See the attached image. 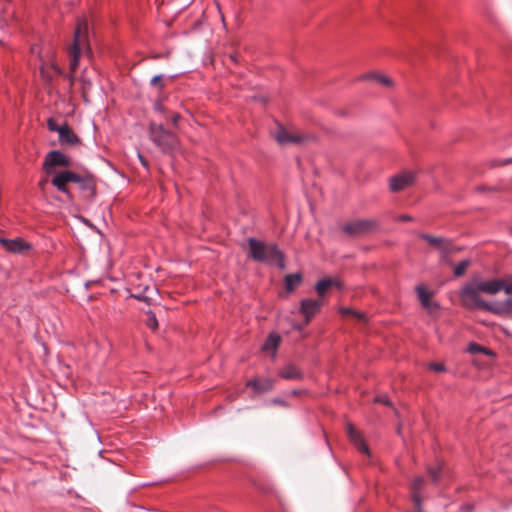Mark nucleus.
<instances>
[{
  "mask_svg": "<svg viewBox=\"0 0 512 512\" xmlns=\"http://www.w3.org/2000/svg\"><path fill=\"white\" fill-rule=\"evenodd\" d=\"M279 377L285 380H301L303 372L294 364L288 363L279 371Z\"/></svg>",
  "mask_w": 512,
  "mask_h": 512,
  "instance_id": "dca6fc26",
  "label": "nucleus"
},
{
  "mask_svg": "<svg viewBox=\"0 0 512 512\" xmlns=\"http://www.w3.org/2000/svg\"><path fill=\"white\" fill-rule=\"evenodd\" d=\"M415 180V174L411 171H404L390 179V189L398 192L410 186Z\"/></svg>",
  "mask_w": 512,
  "mask_h": 512,
  "instance_id": "9b49d317",
  "label": "nucleus"
},
{
  "mask_svg": "<svg viewBox=\"0 0 512 512\" xmlns=\"http://www.w3.org/2000/svg\"><path fill=\"white\" fill-rule=\"evenodd\" d=\"M147 320H146V325L151 329V330H155L157 329L158 327V321L156 319V316L153 312L149 311L147 313Z\"/></svg>",
  "mask_w": 512,
  "mask_h": 512,
  "instance_id": "a878e982",
  "label": "nucleus"
},
{
  "mask_svg": "<svg viewBox=\"0 0 512 512\" xmlns=\"http://www.w3.org/2000/svg\"><path fill=\"white\" fill-rule=\"evenodd\" d=\"M71 161L68 156H66L64 153L53 150L47 153L45 156L44 162H43V170L47 174H51L53 168L61 166V167H68L70 166Z\"/></svg>",
  "mask_w": 512,
  "mask_h": 512,
  "instance_id": "6e6552de",
  "label": "nucleus"
},
{
  "mask_svg": "<svg viewBox=\"0 0 512 512\" xmlns=\"http://www.w3.org/2000/svg\"><path fill=\"white\" fill-rule=\"evenodd\" d=\"M247 386L257 393L269 392L274 387V380L271 378H253L247 382Z\"/></svg>",
  "mask_w": 512,
  "mask_h": 512,
  "instance_id": "2eb2a0df",
  "label": "nucleus"
},
{
  "mask_svg": "<svg viewBox=\"0 0 512 512\" xmlns=\"http://www.w3.org/2000/svg\"><path fill=\"white\" fill-rule=\"evenodd\" d=\"M425 480L423 477H417L414 479L411 485L412 499L414 503L419 506L421 503V491L424 486Z\"/></svg>",
  "mask_w": 512,
  "mask_h": 512,
  "instance_id": "412c9836",
  "label": "nucleus"
},
{
  "mask_svg": "<svg viewBox=\"0 0 512 512\" xmlns=\"http://www.w3.org/2000/svg\"><path fill=\"white\" fill-rule=\"evenodd\" d=\"M469 350L474 352V351H480V350H482V348H480L477 344L472 343L469 346Z\"/></svg>",
  "mask_w": 512,
  "mask_h": 512,
  "instance_id": "72a5a7b5",
  "label": "nucleus"
},
{
  "mask_svg": "<svg viewBox=\"0 0 512 512\" xmlns=\"http://www.w3.org/2000/svg\"><path fill=\"white\" fill-rule=\"evenodd\" d=\"M249 252L248 256L254 261L277 264L280 268H284V254L275 243H265L255 238L248 239Z\"/></svg>",
  "mask_w": 512,
  "mask_h": 512,
  "instance_id": "f03ea898",
  "label": "nucleus"
},
{
  "mask_svg": "<svg viewBox=\"0 0 512 512\" xmlns=\"http://www.w3.org/2000/svg\"><path fill=\"white\" fill-rule=\"evenodd\" d=\"M324 305V299H303L300 304V313L304 316L306 323L320 311Z\"/></svg>",
  "mask_w": 512,
  "mask_h": 512,
  "instance_id": "9d476101",
  "label": "nucleus"
},
{
  "mask_svg": "<svg viewBox=\"0 0 512 512\" xmlns=\"http://www.w3.org/2000/svg\"><path fill=\"white\" fill-rule=\"evenodd\" d=\"M59 140L62 143L68 144H76L79 142L77 135L70 129L68 125H63L61 129L58 130Z\"/></svg>",
  "mask_w": 512,
  "mask_h": 512,
  "instance_id": "6ab92c4d",
  "label": "nucleus"
},
{
  "mask_svg": "<svg viewBox=\"0 0 512 512\" xmlns=\"http://www.w3.org/2000/svg\"><path fill=\"white\" fill-rule=\"evenodd\" d=\"M78 179V174L70 171L63 170L54 175L51 180V184L60 192L70 195L69 189L67 187L68 183H75V180Z\"/></svg>",
  "mask_w": 512,
  "mask_h": 512,
  "instance_id": "1a4fd4ad",
  "label": "nucleus"
},
{
  "mask_svg": "<svg viewBox=\"0 0 512 512\" xmlns=\"http://www.w3.org/2000/svg\"><path fill=\"white\" fill-rule=\"evenodd\" d=\"M419 237L427 241L431 246L435 247L440 254V262L453 266V261L450 259V255L461 251V247L456 246L451 240L432 236L426 233H420Z\"/></svg>",
  "mask_w": 512,
  "mask_h": 512,
  "instance_id": "39448f33",
  "label": "nucleus"
},
{
  "mask_svg": "<svg viewBox=\"0 0 512 512\" xmlns=\"http://www.w3.org/2000/svg\"><path fill=\"white\" fill-rule=\"evenodd\" d=\"M151 85L157 87L159 90H162L164 87L162 76L156 75L151 79Z\"/></svg>",
  "mask_w": 512,
  "mask_h": 512,
  "instance_id": "cd10ccee",
  "label": "nucleus"
},
{
  "mask_svg": "<svg viewBox=\"0 0 512 512\" xmlns=\"http://www.w3.org/2000/svg\"><path fill=\"white\" fill-rule=\"evenodd\" d=\"M281 342V337L277 333H271L267 337L264 345L263 350L265 351H272V357L274 358L276 356V351L278 349V346Z\"/></svg>",
  "mask_w": 512,
  "mask_h": 512,
  "instance_id": "aec40b11",
  "label": "nucleus"
},
{
  "mask_svg": "<svg viewBox=\"0 0 512 512\" xmlns=\"http://www.w3.org/2000/svg\"><path fill=\"white\" fill-rule=\"evenodd\" d=\"M502 290H504V292H505L506 294H510V295H512V283L507 284V283L504 281V288H503Z\"/></svg>",
  "mask_w": 512,
  "mask_h": 512,
  "instance_id": "2f4dec72",
  "label": "nucleus"
},
{
  "mask_svg": "<svg viewBox=\"0 0 512 512\" xmlns=\"http://www.w3.org/2000/svg\"><path fill=\"white\" fill-rule=\"evenodd\" d=\"M47 124H48L49 130H51V131L58 132V130L61 129V127H62V126L57 125L52 119H49Z\"/></svg>",
  "mask_w": 512,
  "mask_h": 512,
  "instance_id": "7c9ffc66",
  "label": "nucleus"
},
{
  "mask_svg": "<svg viewBox=\"0 0 512 512\" xmlns=\"http://www.w3.org/2000/svg\"><path fill=\"white\" fill-rule=\"evenodd\" d=\"M412 217L408 214H403L398 217V221L406 222V221H412Z\"/></svg>",
  "mask_w": 512,
  "mask_h": 512,
  "instance_id": "473e14b6",
  "label": "nucleus"
},
{
  "mask_svg": "<svg viewBox=\"0 0 512 512\" xmlns=\"http://www.w3.org/2000/svg\"><path fill=\"white\" fill-rule=\"evenodd\" d=\"M0 243L4 246V248L13 253L22 252L25 249L29 248V245L25 243L23 240L17 239H0Z\"/></svg>",
  "mask_w": 512,
  "mask_h": 512,
  "instance_id": "f3484780",
  "label": "nucleus"
},
{
  "mask_svg": "<svg viewBox=\"0 0 512 512\" xmlns=\"http://www.w3.org/2000/svg\"><path fill=\"white\" fill-rule=\"evenodd\" d=\"M75 183L78 184L80 190H82L87 197H94L96 194V180L95 177L91 174L80 175L78 174V179L75 180Z\"/></svg>",
  "mask_w": 512,
  "mask_h": 512,
  "instance_id": "ddd939ff",
  "label": "nucleus"
},
{
  "mask_svg": "<svg viewBox=\"0 0 512 512\" xmlns=\"http://www.w3.org/2000/svg\"><path fill=\"white\" fill-rule=\"evenodd\" d=\"M361 79H363V80H375V81L379 82L380 84H382L384 86H391L392 85V81H391L390 78H388L386 76H383V75H379V74H366V75L361 76Z\"/></svg>",
  "mask_w": 512,
  "mask_h": 512,
  "instance_id": "5701e85b",
  "label": "nucleus"
},
{
  "mask_svg": "<svg viewBox=\"0 0 512 512\" xmlns=\"http://www.w3.org/2000/svg\"><path fill=\"white\" fill-rule=\"evenodd\" d=\"M443 466L438 463L435 467H430L428 469V473L433 482L437 483L440 479L442 473Z\"/></svg>",
  "mask_w": 512,
  "mask_h": 512,
  "instance_id": "393cba45",
  "label": "nucleus"
},
{
  "mask_svg": "<svg viewBox=\"0 0 512 512\" xmlns=\"http://www.w3.org/2000/svg\"><path fill=\"white\" fill-rule=\"evenodd\" d=\"M221 20L224 22V15L221 13Z\"/></svg>",
  "mask_w": 512,
  "mask_h": 512,
  "instance_id": "58836bf2",
  "label": "nucleus"
},
{
  "mask_svg": "<svg viewBox=\"0 0 512 512\" xmlns=\"http://www.w3.org/2000/svg\"><path fill=\"white\" fill-rule=\"evenodd\" d=\"M470 265H471L470 259H464V260L460 261L457 265L454 266V270H453L454 276L457 278L463 276L466 273V271Z\"/></svg>",
  "mask_w": 512,
  "mask_h": 512,
  "instance_id": "b1692460",
  "label": "nucleus"
},
{
  "mask_svg": "<svg viewBox=\"0 0 512 512\" xmlns=\"http://www.w3.org/2000/svg\"><path fill=\"white\" fill-rule=\"evenodd\" d=\"M138 158L141 162V164L144 166V167H147L148 166V162L146 161V159L140 154L138 153Z\"/></svg>",
  "mask_w": 512,
  "mask_h": 512,
  "instance_id": "c9c22d12",
  "label": "nucleus"
},
{
  "mask_svg": "<svg viewBox=\"0 0 512 512\" xmlns=\"http://www.w3.org/2000/svg\"><path fill=\"white\" fill-rule=\"evenodd\" d=\"M178 120H179V115L178 114L173 115L172 118H171V122H172L173 125H177Z\"/></svg>",
  "mask_w": 512,
  "mask_h": 512,
  "instance_id": "e433bc0d",
  "label": "nucleus"
},
{
  "mask_svg": "<svg viewBox=\"0 0 512 512\" xmlns=\"http://www.w3.org/2000/svg\"><path fill=\"white\" fill-rule=\"evenodd\" d=\"M378 228V221L375 219H356L343 225L342 230L347 235L356 237Z\"/></svg>",
  "mask_w": 512,
  "mask_h": 512,
  "instance_id": "423d86ee",
  "label": "nucleus"
},
{
  "mask_svg": "<svg viewBox=\"0 0 512 512\" xmlns=\"http://www.w3.org/2000/svg\"><path fill=\"white\" fill-rule=\"evenodd\" d=\"M273 403L281 406H287V403L284 400L278 398L274 399Z\"/></svg>",
  "mask_w": 512,
  "mask_h": 512,
  "instance_id": "f704fd0d",
  "label": "nucleus"
},
{
  "mask_svg": "<svg viewBox=\"0 0 512 512\" xmlns=\"http://www.w3.org/2000/svg\"><path fill=\"white\" fill-rule=\"evenodd\" d=\"M88 21L86 18H80L74 31L73 45L69 49L70 55V70L75 72L78 68L79 57L84 52L90 51L88 43Z\"/></svg>",
  "mask_w": 512,
  "mask_h": 512,
  "instance_id": "7ed1b4c3",
  "label": "nucleus"
},
{
  "mask_svg": "<svg viewBox=\"0 0 512 512\" xmlns=\"http://www.w3.org/2000/svg\"><path fill=\"white\" fill-rule=\"evenodd\" d=\"M375 402L377 403H382L384 405H387V406H390L391 405V401L389 400V398L385 395H382V396H377L375 399H374Z\"/></svg>",
  "mask_w": 512,
  "mask_h": 512,
  "instance_id": "c756f323",
  "label": "nucleus"
},
{
  "mask_svg": "<svg viewBox=\"0 0 512 512\" xmlns=\"http://www.w3.org/2000/svg\"><path fill=\"white\" fill-rule=\"evenodd\" d=\"M415 291L417 293L418 299L421 305L428 310L430 313L434 312L438 309V304L431 300L433 296V292L428 290L424 285H417L415 287Z\"/></svg>",
  "mask_w": 512,
  "mask_h": 512,
  "instance_id": "f8f14e48",
  "label": "nucleus"
},
{
  "mask_svg": "<svg viewBox=\"0 0 512 512\" xmlns=\"http://www.w3.org/2000/svg\"><path fill=\"white\" fill-rule=\"evenodd\" d=\"M341 313L343 315L351 314V315L355 316L357 319H359L360 321H364V322L366 321V316L364 314H361L359 312L353 311V310L348 309V308L341 309Z\"/></svg>",
  "mask_w": 512,
  "mask_h": 512,
  "instance_id": "bb28decb",
  "label": "nucleus"
},
{
  "mask_svg": "<svg viewBox=\"0 0 512 512\" xmlns=\"http://www.w3.org/2000/svg\"><path fill=\"white\" fill-rule=\"evenodd\" d=\"M338 287L340 288L341 285L337 280L331 279V278H324L317 282L315 286V290L319 296V299H323L325 293L330 289L331 287Z\"/></svg>",
  "mask_w": 512,
  "mask_h": 512,
  "instance_id": "a211bd4d",
  "label": "nucleus"
},
{
  "mask_svg": "<svg viewBox=\"0 0 512 512\" xmlns=\"http://www.w3.org/2000/svg\"><path fill=\"white\" fill-rule=\"evenodd\" d=\"M503 288L504 280L502 279L481 281L479 278L474 277L461 288L459 297L462 305L467 309L492 311L491 305L481 298L480 293L495 295Z\"/></svg>",
  "mask_w": 512,
  "mask_h": 512,
  "instance_id": "f257e3e1",
  "label": "nucleus"
},
{
  "mask_svg": "<svg viewBox=\"0 0 512 512\" xmlns=\"http://www.w3.org/2000/svg\"><path fill=\"white\" fill-rule=\"evenodd\" d=\"M429 369L435 372H444L446 370L445 365L443 363H431L429 364Z\"/></svg>",
  "mask_w": 512,
  "mask_h": 512,
  "instance_id": "c85d7f7f",
  "label": "nucleus"
},
{
  "mask_svg": "<svg viewBox=\"0 0 512 512\" xmlns=\"http://www.w3.org/2000/svg\"><path fill=\"white\" fill-rule=\"evenodd\" d=\"M149 136L151 141L165 153L174 151L178 146V138L175 134L165 130L162 125L150 124Z\"/></svg>",
  "mask_w": 512,
  "mask_h": 512,
  "instance_id": "20e7f679",
  "label": "nucleus"
},
{
  "mask_svg": "<svg viewBox=\"0 0 512 512\" xmlns=\"http://www.w3.org/2000/svg\"><path fill=\"white\" fill-rule=\"evenodd\" d=\"M301 282L302 276L299 273L286 275L285 286L287 292H292Z\"/></svg>",
  "mask_w": 512,
  "mask_h": 512,
  "instance_id": "4be33fe9",
  "label": "nucleus"
},
{
  "mask_svg": "<svg viewBox=\"0 0 512 512\" xmlns=\"http://www.w3.org/2000/svg\"><path fill=\"white\" fill-rule=\"evenodd\" d=\"M509 163H512V158L511 159H507L503 162V164H509Z\"/></svg>",
  "mask_w": 512,
  "mask_h": 512,
  "instance_id": "4c0bfd02",
  "label": "nucleus"
},
{
  "mask_svg": "<svg viewBox=\"0 0 512 512\" xmlns=\"http://www.w3.org/2000/svg\"><path fill=\"white\" fill-rule=\"evenodd\" d=\"M347 433L350 441L354 444L360 453L369 454L368 446L366 445L361 434L354 428L352 424L347 425Z\"/></svg>",
  "mask_w": 512,
  "mask_h": 512,
  "instance_id": "4468645a",
  "label": "nucleus"
},
{
  "mask_svg": "<svg viewBox=\"0 0 512 512\" xmlns=\"http://www.w3.org/2000/svg\"><path fill=\"white\" fill-rule=\"evenodd\" d=\"M276 141L281 145L301 144L309 139V136L301 134L298 131L288 130L279 126L274 135Z\"/></svg>",
  "mask_w": 512,
  "mask_h": 512,
  "instance_id": "0eeeda50",
  "label": "nucleus"
}]
</instances>
